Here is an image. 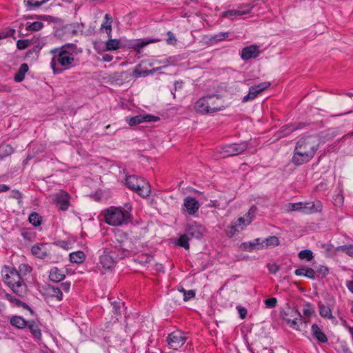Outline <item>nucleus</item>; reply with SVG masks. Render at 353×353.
Masks as SVG:
<instances>
[{
  "label": "nucleus",
  "mask_w": 353,
  "mask_h": 353,
  "mask_svg": "<svg viewBox=\"0 0 353 353\" xmlns=\"http://www.w3.org/2000/svg\"><path fill=\"white\" fill-rule=\"evenodd\" d=\"M319 148L317 137L309 135L301 137L296 143L292 162L295 165H301L312 159Z\"/></svg>",
  "instance_id": "1"
},
{
  "label": "nucleus",
  "mask_w": 353,
  "mask_h": 353,
  "mask_svg": "<svg viewBox=\"0 0 353 353\" xmlns=\"http://www.w3.org/2000/svg\"><path fill=\"white\" fill-rule=\"evenodd\" d=\"M52 57L50 61V67L54 74L61 73L64 70L73 67L74 57L72 53L67 50H64V47H59L54 48L50 51Z\"/></svg>",
  "instance_id": "2"
},
{
  "label": "nucleus",
  "mask_w": 353,
  "mask_h": 353,
  "mask_svg": "<svg viewBox=\"0 0 353 353\" xmlns=\"http://www.w3.org/2000/svg\"><path fill=\"white\" fill-rule=\"evenodd\" d=\"M130 213L121 208L112 206L104 211V220L110 225L127 224L130 221Z\"/></svg>",
  "instance_id": "3"
},
{
  "label": "nucleus",
  "mask_w": 353,
  "mask_h": 353,
  "mask_svg": "<svg viewBox=\"0 0 353 353\" xmlns=\"http://www.w3.org/2000/svg\"><path fill=\"white\" fill-rule=\"evenodd\" d=\"M4 283L12 291L19 296H22L26 291V285L19 273L15 269L7 268L3 276Z\"/></svg>",
  "instance_id": "4"
},
{
  "label": "nucleus",
  "mask_w": 353,
  "mask_h": 353,
  "mask_svg": "<svg viewBox=\"0 0 353 353\" xmlns=\"http://www.w3.org/2000/svg\"><path fill=\"white\" fill-rule=\"evenodd\" d=\"M125 185L143 198L148 197L151 192L150 184L143 178L136 175L128 176L125 179Z\"/></svg>",
  "instance_id": "5"
},
{
  "label": "nucleus",
  "mask_w": 353,
  "mask_h": 353,
  "mask_svg": "<svg viewBox=\"0 0 353 353\" xmlns=\"http://www.w3.org/2000/svg\"><path fill=\"white\" fill-rule=\"evenodd\" d=\"M112 250L116 258L122 259L130 256L134 251V245L131 240L126 236H121V239H117L113 241Z\"/></svg>",
  "instance_id": "6"
},
{
  "label": "nucleus",
  "mask_w": 353,
  "mask_h": 353,
  "mask_svg": "<svg viewBox=\"0 0 353 353\" xmlns=\"http://www.w3.org/2000/svg\"><path fill=\"white\" fill-rule=\"evenodd\" d=\"M248 148V143L246 142L234 143L222 145L219 152L223 155V158L238 155L241 154Z\"/></svg>",
  "instance_id": "7"
},
{
  "label": "nucleus",
  "mask_w": 353,
  "mask_h": 353,
  "mask_svg": "<svg viewBox=\"0 0 353 353\" xmlns=\"http://www.w3.org/2000/svg\"><path fill=\"white\" fill-rule=\"evenodd\" d=\"M281 316L292 328L296 330H300V328L298 327L297 321V318L300 316V312L297 309L287 306L281 311Z\"/></svg>",
  "instance_id": "8"
},
{
  "label": "nucleus",
  "mask_w": 353,
  "mask_h": 353,
  "mask_svg": "<svg viewBox=\"0 0 353 353\" xmlns=\"http://www.w3.org/2000/svg\"><path fill=\"white\" fill-rule=\"evenodd\" d=\"M187 337L184 332L181 330H176L168 334L167 343L168 346L173 350H178L186 341Z\"/></svg>",
  "instance_id": "9"
},
{
  "label": "nucleus",
  "mask_w": 353,
  "mask_h": 353,
  "mask_svg": "<svg viewBox=\"0 0 353 353\" xmlns=\"http://www.w3.org/2000/svg\"><path fill=\"white\" fill-rule=\"evenodd\" d=\"M52 247V244L48 243H36L32 246L31 252L35 257L45 259L51 255Z\"/></svg>",
  "instance_id": "10"
},
{
  "label": "nucleus",
  "mask_w": 353,
  "mask_h": 353,
  "mask_svg": "<svg viewBox=\"0 0 353 353\" xmlns=\"http://www.w3.org/2000/svg\"><path fill=\"white\" fill-rule=\"evenodd\" d=\"M206 232L205 228L196 222L188 223L185 227V232L191 239H201Z\"/></svg>",
  "instance_id": "11"
},
{
  "label": "nucleus",
  "mask_w": 353,
  "mask_h": 353,
  "mask_svg": "<svg viewBox=\"0 0 353 353\" xmlns=\"http://www.w3.org/2000/svg\"><path fill=\"white\" fill-rule=\"evenodd\" d=\"M116 254H114L113 250L103 251V254L99 257V264L101 267L106 270H110L114 267L117 259Z\"/></svg>",
  "instance_id": "12"
},
{
  "label": "nucleus",
  "mask_w": 353,
  "mask_h": 353,
  "mask_svg": "<svg viewBox=\"0 0 353 353\" xmlns=\"http://www.w3.org/2000/svg\"><path fill=\"white\" fill-rule=\"evenodd\" d=\"M70 195L66 192L62 191L55 196L54 203L59 210H67L70 206Z\"/></svg>",
  "instance_id": "13"
},
{
  "label": "nucleus",
  "mask_w": 353,
  "mask_h": 353,
  "mask_svg": "<svg viewBox=\"0 0 353 353\" xmlns=\"http://www.w3.org/2000/svg\"><path fill=\"white\" fill-rule=\"evenodd\" d=\"M301 212L305 214H314L323 210V204L320 201L313 202H302Z\"/></svg>",
  "instance_id": "14"
},
{
  "label": "nucleus",
  "mask_w": 353,
  "mask_h": 353,
  "mask_svg": "<svg viewBox=\"0 0 353 353\" xmlns=\"http://www.w3.org/2000/svg\"><path fill=\"white\" fill-rule=\"evenodd\" d=\"M259 47L256 45H251L242 49L241 57L243 60L247 61L252 58H256L260 54Z\"/></svg>",
  "instance_id": "15"
},
{
  "label": "nucleus",
  "mask_w": 353,
  "mask_h": 353,
  "mask_svg": "<svg viewBox=\"0 0 353 353\" xmlns=\"http://www.w3.org/2000/svg\"><path fill=\"white\" fill-rule=\"evenodd\" d=\"M183 206L190 215H193L199 210L200 204L195 198L187 196L183 200Z\"/></svg>",
  "instance_id": "16"
},
{
  "label": "nucleus",
  "mask_w": 353,
  "mask_h": 353,
  "mask_svg": "<svg viewBox=\"0 0 353 353\" xmlns=\"http://www.w3.org/2000/svg\"><path fill=\"white\" fill-rule=\"evenodd\" d=\"M40 325V323L39 321H35L34 320L28 321L27 323L26 327L28 328L32 337L36 341H40L41 339L42 334Z\"/></svg>",
  "instance_id": "17"
},
{
  "label": "nucleus",
  "mask_w": 353,
  "mask_h": 353,
  "mask_svg": "<svg viewBox=\"0 0 353 353\" xmlns=\"http://www.w3.org/2000/svg\"><path fill=\"white\" fill-rule=\"evenodd\" d=\"M43 290L46 295L50 297L55 298L58 301L63 299V293L59 287L47 284L44 286Z\"/></svg>",
  "instance_id": "18"
},
{
  "label": "nucleus",
  "mask_w": 353,
  "mask_h": 353,
  "mask_svg": "<svg viewBox=\"0 0 353 353\" xmlns=\"http://www.w3.org/2000/svg\"><path fill=\"white\" fill-rule=\"evenodd\" d=\"M208 101L207 96L199 99L194 104V108L196 112L201 114H211Z\"/></svg>",
  "instance_id": "19"
},
{
  "label": "nucleus",
  "mask_w": 353,
  "mask_h": 353,
  "mask_svg": "<svg viewBox=\"0 0 353 353\" xmlns=\"http://www.w3.org/2000/svg\"><path fill=\"white\" fill-rule=\"evenodd\" d=\"M256 208L253 205L250 208L248 212L245 214V217H239L236 220H234L232 222V224L236 225V228L241 230H243V228L248 224H250L252 221V218L250 216L251 211L253 210H256Z\"/></svg>",
  "instance_id": "20"
},
{
  "label": "nucleus",
  "mask_w": 353,
  "mask_h": 353,
  "mask_svg": "<svg viewBox=\"0 0 353 353\" xmlns=\"http://www.w3.org/2000/svg\"><path fill=\"white\" fill-rule=\"evenodd\" d=\"M159 41L160 39H138L130 43L129 47L139 53L143 47Z\"/></svg>",
  "instance_id": "21"
},
{
  "label": "nucleus",
  "mask_w": 353,
  "mask_h": 353,
  "mask_svg": "<svg viewBox=\"0 0 353 353\" xmlns=\"http://www.w3.org/2000/svg\"><path fill=\"white\" fill-rule=\"evenodd\" d=\"M208 103L209 104L210 110L211 114L223 110L225 107L222 104H219L216 102V100H220V97L217 95H208Z\"/></svg>",
  "instance_id": "22"
},
{
  "label": "nucleus",
  "mask_w": 353,
  "mask_h": 353,
  "mask_svg": "<svg viewBox=\"0 0 353 353\" xmlns=\"http://www.w3.org/2000/svg\"><path fill=\"white\" fill-rule=\"evenodd\" d=\"M49 280L52 282L59 283L65 278V274L63 270H60L57 267H53L49 272Z\"/></svg>",
  "instance_id": "23"
},
{
  "label": "nucleus",
  "mask_w": 353,
  "mask_h": 353,
  "mask_svg": "<svg viewBox=\"0 0 353 353\" xmlns=\"http://www.w3.org/2000/svg\"><path fill=\"white\" fill-rule=\"evenodd\" d=\"M312 336L319 342L322 343H327L328 339L325 334L321 330L319 325L316 323L311 327Z\"/></svg>",
  "instance_id": "24"
},
{
  "label": "nucleus",
  "mask_w": 353,
  "mask_h": 353,
  "mask_svg": "<svg viewBox=\"0 0 353 353\" xmlns=\"http://www.w3.org/2000/svg\"><path fill=\"white\" fill-rule=\"evenodd\" d=\"M294 274L296 276H304L312 280L316 278L314 267L313 268L309 267L298 268L294 271Z\"/></svg>",
  "instance_id": "25"
},
{
  "label": "nucleus",
  "mask_w": 353,
  "mask_h": 353,
  "mask_svg": "<svg viewBox=\"0 0 353 353\" xmlns=\"http://www.w3.org/2000/svg\"><path fill=\"white\" fill-rule=\"evenodd\" d=\"M28 321H26L22 316L14 315L10 317V324L19 330H22L26 327Z\"/></svg>",
  "instance_id": "26"
},
{
  "label": "nucleus",
  "mask_w": 353,
  "mask_h": 353,
  "mask_svg": "<svg viewBox=\"0 0 353 353\" xmlns=\"http://www.w3.org/2000/svg\"><path fill=\"white\" fill-rule=\"evenodd\" d=\"M5 298L9 301L10 303H14L17 307H21L23 309L28 310L30 311V312L32 314L33 310L31 309V307L26 303L22 302L19 299H17L16 297L13 296L10 294H6Z\"/></svg>",
  "instance_id": "27"
},
{
  "label": "nucleus",
  "mask_w": 353,
  "mask_h": 353,
  "mask_svg": "<svg viewBox=\"0 0 353 353\" xmlns=\"http://www.w3.org/2000/svg\"><path fill=\"white\" fill-rule=\"evenodd\" d=\"M105 21L103 22L100 28V31L105 30L108 38L112 37V18L109 14H105L104 17Z\"/></svg>",
  "instance_id": "28"
},
{
  "label": "nucleus",
  "mask_w": 353,
  "mask_h": 353,
  "mask_svg": "<svg viewBox=\"0 0 353 353\" xmlns=\"http://www.w3.org/2000/svg\"><path fill=\"white\" fill-rule=\"evenodd\" d=\"M319 314L323 318H326L328 319H334V317L332 314V310L330 305H325V304L319 302L318 303Z\"/></svg>",
  "instance_id": "29"
},
{
  "label": "nucleus",
  "mask_w": 353,
  "mask_h": 353,
  "mask_svg": "<svg viewBox=\"0 0 353 353\" xmlns=\"http://www.w3.org/2000/svg\"><path fill=\"white\" fill-rule=\"evenodd\" d=\"M29 67L27 63H22L17 73L14 77V80L16 82H21L23 81L26 73L28 71Z\"/></svg>",
  "instance_id": "30"
},
{
  "label": "nucleus",
  "mask_w": 353,
  "mask_h": 353,
  "mask_svg": "<svg viewBox=\"0 0 353 353\" xmlns=\"http://www.w3.org/2000/svg\"><path fill=\"white\" fill-rule=\"evenodd\" d=\"M85 259V254L82 251H77L70 254V261L72 263H82Z\"/></svg>",
  "instance_id": "31"
},
{
  "label": "nucleus",
  "mask_w": 353,
  "mask_h": 353,
  "mask_svg": "<svg viewBox=\"0 0 353 353\" xmlns=\"http://www.w3.org/2000/svg\"><path fill=\"white\" fill-rule=\"evenodd\" d=\"M250 12V10H230L225 11L222 13V17L226 18L233 19L234 17L241 16L243 14H248Z\"/></svg>",
  "instance_id": "32"
},
{
  "label": "nucleus",
  "mask_w": 353,
  "mask_h": 353,
  "mask_svg": "<svg viewBox=\"0 0 353 353\" xmlns=\"http://www.w3.org/2000/svg\"><path fill=\"white\" fill-rule=\"evenodd\" d=\"M313 267H314L315 273H316L317 279H324L327 276V275H328L330 272L329 268L327 266L323 265H313Z\"/></svg>",
  "instance_id": "33"
},
{
  "label": "nucleus",
  "mask_w": 353,
  "mask_h": 353,
  "mask_svg": "<svg viewBox=\"0 0 353 353\" xmlns=\"http://www.w3.org/2000/svg\"><path fill=\"white\" fill-rule=\"evenodd\" d=\"M121 48V41L119 39L109 38L105 42V50H116Z\"/></svg>",
  "instance_id": "34"
},
{
  "label": "nucleus",
  "mask_w": 353,
  "mask_h": 353,
  "mask_svg": "<svg viewBox=\"0 0 353 353\" xmlns=\"http://www.w3.org/2000/svg\"><path fill=\"white\" fill-rule=\"evenodd\" d=\"M303 127V123H299L298 125H296L295 124H290V125H286L281 128V133L283 136H287L294 132V130L301 128Z\"/></svg>",
  "instance_id": "35"
},
{
  "label": "nucleus",
  "mask_w": 353,
  "mask_h": 353,
  "mask_svg": "<svg viewBox=\"0 0 353 353\" xmlns=\"http://www.w3.org/2000/svg\"><path fill=\"white\" fill-rule=\"evenodd\" d=\"M14 152V148L9 144L0 145V160L12 154Z\"/></svg>",
  "instance_id": "36"
},
{
  "label": "nucleus",
  "mask_w": 353,
  "mask_h": 353,
  "mask_svg": "<svg viewBox=\"0 0 353 353\" xmlns=\"http://www.w3.org/2000/svg\"><path fill=\"white\" fill-rule=\"evenodd\" d=\"M48 1H49V0H28L24 1V3L28 9L32 10L40 8Z\"/></svg>",
  "instance_id": "37"
},
{
  "label": "nucleus",
  "mask_w": 353,
  "mask_h": 353,
  "mask_svg": "<svg viewBox=\"0 0 353 353\" xmlns=\"http://www.w3.org/2000/svg\"><path fill=\"white\" fill-rule=\"evenodd\" d=\"M190 238L187 235V234L185 232V234L181 235L178 239L177 245L181 248H185V250H189L190 245H189V241Z\"/></svg>",
  "instance_id": "38"
},
{
  "label": "nucleus",
  "mask_w": 353,
  "mask_h": 353,
  "mask_svg": "<svg viewBox=\"0 0 353 353\" xmlns=\"http://www.w3.org/2000/svg\"><path fill=\"white\" fill-rule=\"evenodd\" d=\"M260 93L258 92L257 90H256L254 88H253L252 86H251L249 89V92H248V94L245 96H244V97L242 99V102L243 103H245V102H248L249 101H252L254 100L257 96L258 94H259Z\"/></svg>",
  "instance_id": "39"
},
{
  "label": "nucleus",
  "mask_w": 353,
  "mask_h": 353,
  "mask_svg": "<svg viewBox=\"0 0 353 353\" xmlns=\"http://www.w3.org/2000/svg\"><path fill=\"white\" fill-rule=\"evenodd\" d=\"M314 307L312 303H306L305 304H304L303 308V314L304 316H306L310 319L312 316L314 314Z\"/></svg>",
  "instance_id": "40"
},
{
  "label": "nucleus",
  "mask_w": 353,
  "mask_h": 353,
  "mask_svg": "<svg viewBox=\"0 0 353 353\" xmlns=\"http://www.w3.org/2000/svg\"><path fill=\"white\" fill-rule=\"evenodd\" d=\"M30 223L34 226H39L41 223L42 217L36 212L30 213L28 217Z\"/></svg>",
  "instance_id": "41"
},
{
  "label": "nucleus",
  "mask_w": 353,
  "mask_h": 353,
  "mask_svg": "<svg viewBox=\"0 0 353 353\" xmlns=\"http://www.w3.org/2000/svg\"><path fill=\"white\" fill-rule=\"evenodd\" d=\"M229 36L228 32H219L218 34H215L211 37L210 39V41L211 43H216L219 41H221L224 40L225 39L228 38Z\"/></svg>",
  "instance_id": "42"
},
{
  "label": "nucleus",
  "mask_w": 353,
  "mask_h": 353,
  "mask_svg": "<svg viewBox=\"0 0 353 353\" xmlns=\"http://www.w3.org/2000/svg\"><path fill=\"white\" fill-rule=\"evenodd\" d=\"M154 70H143L140 65H137L134 70V76L135 77H146L150 74H153Z\"/></svg>",
  "instance_id": "43"
},
{
  "label": "nucleus",
  "mask_w": 353,
  "mask_h": 353,
  "mask_svg": "<svg viewBox=\"0 0 353 353\" xmlns=\"http://www.w3.org/2000/svg\"><path fill=\"white\" fill-rule=\"evenodd\" d=\"M263 242L265 247H268L270 245L275 246L279 244V239L276 236H270L263 240Z\"/></svg>",
  "instance_id": "44"
},
{
  "label": "nucleus",
  "mask_w": 353,
  "mask_h": 353,
  "mask_svg": "<svg viewBox=\"0 0 353 353\" xmlns=\"http://www.w3.org/2000/svg\"><path fill=\"white\" fill-rule=\"evenodd\" d=\"M299 257L301 259L311 261L314 258L313 252L310 250H303L299 252Z\"/></svg>",
  "instance_id": "45"
},
{
  "label": "nucleus",
  "mask_w": 353,
  "mask_h": 353,
  "mask_svg": "<svg viewBox=\"0 0 353 353\" xmlns=\"http://www.w3.org/2000/svg\"><path fill=\"white\" fill-rule=\"evenodd\" d=\"M43 28V23L41 21H34L26 27L28 31H39Z\"/></svg>",
  "instance_id": "46"
},
{
  "label": "nucleus",
  "mask_w": 353,
  "mask_h": 353,
  "mask_svg": "<svg viewBox=\"0 0 353 353\" xmlns=\"http://www.w3.org/2000/svg\"><path fill=\"white\" fill-rule=\"evenodd\" d=\"M180 292H183V301H188L190 300L191 299L194 298L196 295V292L193 290H185L184 288H181L179 290Z\"/></svg>",
  "instance_id": "47"
},
{
  "label": "nucleus",
  "mask_w": 353,
  "mask_h": 353,
  "mask_svg": "<svg viewBox=\"0 0 353 353\" xmlns=\"http://www.w3.org/2000/svg\"><path fill=\"white\" fill-rule=\"evenodd\" d=\"M239 230H240L236 228V225L231 223V225L228 226L227 229L225 230V233L227 236H228L229 238H232L236 233H238Z\"/></svg>",
  "instance_id": "48"
},
{
  "label": "nucleus",
  "mask_w": 353,
  "mask_h": 353,
  "mask_svg": "<svg viewBox=\"0 0 353 353\" xmlns=\"http://www.w3.org/2000/svg\"><path fill=\"white\" fill-rule=\"evenodd\" d=\"M143 122V116L141 114L130 117L128 120V123L130 126H134Z\"/></svg>",
  "instance_id": "49"
},
{
  "label": "nucleus",
  "mask_w": 353,
  "mask_h": 353,
  "mask_svg": "<svg viewBox=\"0 0 353 353\" xmlns=\"http://www.w3.org/2000/svg\"><path fill=\"white\" fill-rule=\"evenodd\" d=\"M337 250L345 252L350 256H353V245H343L338 247Z\"/></svg>",
  "instance_id": "50"
},
{
  "label": "nucleus",
  "mask_w": 353,
  "mask_h": 353,
  "mask_svg": "<svg viewBox=\"0 0 353 353\" xmlns=\"http://www.w3.org/2000/svg\"><path fill=\"white\" fill-rule=\"evenodd\" d=\"M270 85H271L270 82L264 81L258 85H252V87L254 88L256 90H257L259 93H261L263 91L267 90Z\"/></svg>",
  "instance_id": "51"
},
{
  "label": "nucleus",
  "mask_w": 353,
  "mask_h": 353,
  "mask_svg": "<svg viewBox=\"0 0 353 353\" xmlns=\"http://www.w3.org/2000/svg\"><path fill=\"white\" fill-rule=\"evenodd\" d=\"M32 43L29 39H19L17 42V47L19 50H24Z\"/></svg>",
  "instance_id": "52"
},
{
  "label": "nucleus",
  "mask_w": 353,
  "mask_h": 353,
  "mask_svg": "<svg viewBox=\"0 0 353 353\" xmlns=\"http://www.w3.org/2000/svg\"><path fill=\"white\" fill-rule=\"evenodd\" d=\"M15 33V30L12 28H8L3 30H0V39H3L11 36H13Z\"/></svg>",
  "instance_id": "53"
},
{
  "label": "nucleus",
  "mask_w": 353,
  "mask_h": 353,
  "mask_svg": "<svg viewBox=\"0 0 353 353\" xmlns=\"http://www.w3.org/2000/svg\"><path fill=\"white\" fill-rule=\"evenodd\" d=\"M264 304L268 308H274L276 306L277 299L274 297L264 300Z\"/></svg>",
  "instance_id": "54"
},
{
  "label": "nucleus",
  "mask_w": 353,
  "mask_h": 353,
  "mask_svg": "<svg viewBox=\"0 0 353 353\" xmlns=\"http://www.w3.org/2000/svg\"><path fill=\"white\" fill-rule=\"evenodd\" d=\"M240 248L243 250L248 251V252H252L253 250H255L252 241L242 243Z\"/></svg>",
  "instance_id": "55"
},
{
  "label": "nucleus",
  "mask_w": 353,
  "mask_h": 353,
  "mask_svg": "<svg viewBox=\"0 0 353 353\" xmlns=\"http://www.w3.org/2000/svg\"><path fill=\"white\" fill-rule=\"evenodd\" d=\"M143 116V121L144 122H156L160 120V118L157 116H154L152 114H145Z\"/></svg>",
  "instance_id": "56"
},
{
  "label": "nucleus",
  "mask_w": 353,
  "mask_h": 353,
  "mask_svg": "<svg viewBox=\"0 0 353 353\" xmlns=\"http://www.w3.org/2000/svg\"><path fill=\"white\" fill-rule=\"evenodd\" d=\"M302 202L290 203L288 204L289 210L291 211H301Z\"/></svg>",
  "instance_id": "57"
},
{
  "label": "nucleus",
  "mask_w": 353,
  "mask_h": 353,
  "mask_svg": "<svg viewBox=\"0 0 353 353\" xmlns=\"http://www.w3.org/2000/svg\"><path fill=\"white\" fill-rule=\"evenodd\" d=\"M252 243L255 250H260L265 247L263 240L261 241L259 238L255 239Z\"/></svg>",
  "instance_id": "58"
},
{
  "label": "nucleus",
  "mask_w": 353,
  "mask_h": 353,
  "mask_svg": "<svg viewBox=\"0 0 353 353\" xmlns=\"http://www.w3.org/2000/svg\"><path fill=\"white\" fill-rule=\"evenodd\" d=\"M11 198L15 199L18 200L19 203H21V199L22 198V193L17 190H14L11 192V194L10 196Z\"/></svg>",
  "instance_id": "59"
},
{
  "label": "nucleus",
  "mask_w": 353,
  "mask_h": 353,
  "mask_svg": "<svg viewBox=\"0 0 353 353\" xmlns=\"http://www.w3.org/2000/svg\"><path fill=\"white\" fill-rule=\"evenodd\" d=\"M32 43L34 44H37L41 48L46 44V39L44 37L37 38L35 40H32Z\"/></svg>",
  "instance_id": "60"
},
{
  "label": "nucleus",
  "mask_w": 353,
  "mask_h": 353,
  "mask_svg": "<svg viewBox=\"0 0 353 353\" xmlns=\"http://www.w3.org/2000/svg\"><path fill=\"white\" fill-rule=\"evenodd\" d=\"M167 35L168 37L166 39L167 43L168 44H174L176 41L174 34L171 31H168Z\"/></svg>",
  "instance_id": "61"
},
{
  "label": "nucleus",
  "mask_w": 353,
  "mask_h": 353,
  "mask_svg": "<svg viewBox=\"0 0 353 353\" xmlns=\"http://www.w3.org/2000/svg\"><path fill=\"white\" fill-rule=\"evenodd\" d=\"M297 321H298V327H299V324L304 323L305 325H307V324L310 322V319L306 316L301 315V314L300 313V316L299 318H297Z\"/></svg>",
  "instance_id": "62"
},
{
  "label": "nucleus",
  "mask_w": 353,
  "mask_h": 353,
  "mask_svg": "<svg viewBox=\"0 0 353 353\" xmlns=\"http://www.w3.org/2000/svg\"><path fill=\"white\" fill-rule=\"evenodd\" d=\"M113 306L114 312L116 314H121V303L117 301H114L112 303Z\"/></svg>",
  "instance_id": "63"
},
{
  "label": "nucleus",
  "mask_w": 353,
  "mask_h": 353,
  "mask_svg": "<svg viewBox=\"0 0 353 353\" xmlns=\"http://www.w3.org/2000/svg\"><path fill=\"white\" fill-rule=\"evenodd\" d=\"M236 308L238 310L240 318L242 319H245L248 314L247 310L241 306H237Z\"/></svg>",
  "instance_id": "64"
}]
</instances>
